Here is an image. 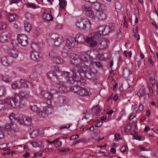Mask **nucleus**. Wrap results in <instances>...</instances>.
I'll use <instances>...</instances> for the list:
<instances>
[{
  "instance_id": "obj_21",
  "label": "nucleus",
  "mask_w": 158,
  "mask_h": 158,
  "mask_svg": "<svg viewBox=\"0 0 158 158\" xmlns=\"http://www.w3.org/2000/svg\"><path fill=\"white\" fill-rule=\"evenodd\" d=\"M94 39L90 38L89 37H87L85 40V42L89 44L90 46L92 48L97 47L98 44L97 42L94 40Z\"/></svg>"
},
{
  "instance_id": "obj_51",
  "label": "nucleus",
  "mask_w": 158,
  "mask_h": 158,
  "mask_svg": "<svg viewBox=\"0 0 158 158\" xmlns=\"http://www.w3.org/2000/svg\"><path fill=\"white\" fill-rule=\"evenodd\" d=\"M6 107L5 106V104L3 102V101L0 103V110H2L4 109H6Z\"/></svg>"
},
{
  "instance_id": "obj_37",
  "label": "nucleus",
  "mask_w": 158,
  "mask_h": 158,
  "mask_svg": "<svg viewBox=\"0 0 158 158\" xmlns=\"http://www.w3.org/2000/svg\"><path fill=\"white\" fill-rule=\"evenodd\" d=\"M108 27H105L104 26H102L98 28V31L99 33H101V35H103V32L105 31V30H108Z\"/></svg>"
},
{
  "instance_id": "obj_36",
  "label": "nucleus",
  "mask_w": 158,
  "mask_h": 158,
  "mask_svg": "<svg viewBox=\"0 0 158 158\" xmlns=\"http://www.w3.org/2000/svg\"><path fill=\"white\" fill-rule=\"evenodd\" d=\"M24 27L25 31L27 32H29L31 30V25L29 23H25Z\"/></svg>"
},
{
  "instance_id": "obj_11",
  "label": "nucleus",
  "mask_w": 158,
  "mask_h": 158,
  "mask_svg": "<svg viewBox=\"0 0 158 158\" xmlns=\"http://www.w3.org/2000/svg\"><path fill=\"white\" fill-rule=\"evenodd\" d=\"M1 61L3 65L7 66L11 65L13 59L10 56H4L1 58Z\"/></svg>"
},
{
  "instance_id": "obj_30",
  "label": "nucleus",
  "mask_w": 158,
  "mask_h": 158,
  "mask_svg": "<svg viewBox=\"0 0 158 158\" xmlns=\"http://www.w3.org/2000/svg\"><path fill=\"white\" fill-rule=\"evenodd\" d=\"M75 41L77 43L82 42L84 40L83 36L80 34H77L76 35L75 39Z\"/></svg>"
},
{
  "instance_id": "obj_6",
  "label": "nucleus",
  "mask_w": 158,
  "mask_h": 158,
  "mask_svg": "<svg viewBox=\"0 0 158 158\" xmlns=\"http://www.w3.org/2000/svg\"><path fill=\"white\" fill-rule=\"evenodd\" d=\"M71 90L78 95L81 96H85L91 94V93L85 88L79 86L72 87L70 88Z\"/></svg>"
},
{
  "instance_id": "obj_39",
  "label": "nucleus",
  "mask_w": 158,
  "mask_h": 158,
  "mask_svg": "<svg viewBox=\"0 0 158 158\" xmlns=\"http://www.w3.org/2000/svg\"><path fill=\"white\" fill-rule=\"evenodd\" d=\"M30 135L32 139H35L38 135V132L37 131H34L30 134Z\"/></svg>"
},
{
  "instance_id": "obj_44",
  "label": "nucleus",
  "mask_w": 158,
  "mask_h": 158,
  "mask_svg": "<svg viewBox=\"0 0 158 158\" xmlns=\"http://www.w3.org/2000/svg\"><path fill=\"white\" fill-rule=\"evenodd\" d=\"M26 17L28 19L33 20L34 19L35 16L31 13H27L26 15Z\"/></svg>"
},
{
  "instance_id": "obj_24",
  "label": "nucleus",
  "mask_w": 158,
  "mask_h": 158,
  "mask_svg": "<svg viewBox=\"0 0 158 158\" xmlns=\"http://www.w3.org/2000/svg\"><path fill=\"white\" fill-rule=\"evenodd\" d=\"M0 80H2L5 82H10L11 80V77L7 75H2L0 74Z\"/></svg>"
},
{
  "instance_id": "obj_49",
  "label": "nucleus",
  "mask_w": 158,
  "mask_h": 158,
  "mask_svg": "<svg viewBox=\"0 0 158 158\" xmlns=\"http://www.w3.org/2000/svg\"><path fill=\"white\" fill-rule=\"evenodd\" d=\"M124 54L126 57H128L129 58H131L132 55V53L131 52H127V51H125L124 52Z\"/></svg>"
},
{
  "instance_id": "obj_9",
  "label": "nucleus",
  "mask_w": 158,
  "mask_h": 158,
  "mask_svg": "<svg viewBox=\"0 0 158 158\" xmlns=\"http://www.w3.org/2000/svg\"><path fill=\"white\" fill-rule=\"evenodd\" d=\"M82 9L83 12L91 18L94 17V14L92 11L91 7L88 5L86 4L82 6Z\"/></svg>"
},
{
  "instance_id": "obj_54",
  "label": "nucleus",
  "mask_w": 158,
  "mask_h": 158,
  "mask_svg": "<svg viewBox=\"0 0 158 158\" xmlns=\"http://www.w3.org/2000/svg\"><path fill=\"white\" fill-rule=\"evenodd\" d=\"M143 109V106L142 104H140L139 107L137 111L138 113H140Z\"/></svg>"
},
{
  "instance_id": "obj_43",
  "label": "nucleus",
  "mask_w": 158,
  "mask_h": 158,
  "mask_svg": "<svg viewBox=\"0 0 158 158\" xmlns=\"http://www.w3.org/2000/svg\"><path fill=\"white\" fill-rule=\"evenodd\" d=\"M31 47L33 51H35L38 49L39 45L37 43H34L31 44Z\"/></svg>"
},
{
  "instance_id": "obj_34",
  "label": "nucleus",
  "mask_w": 158,
  "mask_h": 158,
  "mask_svg": "<svg viewBox=\"0 0 158 158\" xmlns=\"http://www.w3.org/2000/svg\"><path fill=\"white\" fill-rule=\"evenodd\" d=\"M92 110L93 113L96 115V117L98 116V115L99 114L100 112V109L98 106H96L93 107L92 109Z\"/></svg>"
},
{
  "instance_id": "obj_56",
  "label": "nucleus",
  "mask_w": 158,
  "mask_h": 158,
  "mask_svg": "<svg viewBox=\"0 0 158 158\" xmlns=\"http://www.w3.org/2000/svg\"><path fill=\"white\" fill-rule=\"evenodd\" d=\"M90 116V114L89 113L88 114L84 116L83 118H82V120H83L84 119H85L86 120L88 119Z\"/></svg>"
},
{
  "instance_id": "obj_42",
  "label": "nucleus",
  "mask_w": 158,
  "mask_h": 158,
  "mask_svg": "<svg viewBox=\"0 0 158 158\" xmlns=\"http://www.w3.org/2000/svg\"><path fill=\"white\" fill-rule=\"evenodd\" d=\"M145 91H144L143 88L142 87L140 89L139 91L137 93V94L138 96L140 97H142L145 94Z\"/></svg>"
},
{
  "instance_id": "obj_13",
  "label": "nucleus",
  "mask_w": 158,
  "mask_h": 158,
  "mask_svg": "<svg viewBox=\"0 0 158 158\" xmlns=\"http://www.w3.org/2000/svg\"><path fill=\"white\" fill-rule=\"evenodd\" d=\"M49 58L54 63L60 64H63L65 63V61L60 56H50V54H48Z\"/></svg>"
},
{
  "instance_id": "obj_62",
  "label": "nucleus",
  "mask_w": 158,
  "mask_h": 158,
  "mask_svg": "<svg viewBox=\"0 0 158 158\" xmlns=\"http://www.w3.org/2000/svg\"><path fill=\"white\" fill-rule=\"evenodd\" d=\"M42 155V153L40 152L34 154V156L35 157H40Z\"/></svg>"
},
{
  "instance_id": "obj_32",
  "label": "nucleus",
  "mask_w": 158,
  "mask_h": 158,
  "mask_svg": "<svg viewBox=\"0 0 158 158\" xmlns=\"http://www.w3.org/2000/svg\"><path fill=\"white\" fill-rule=\"evenodd\" d=\"M44 19L47 21H51L53 19V17L49 14L44 13L43 15Z\"/></svg>"
},
{
  "instance_id": "obj_4",
  "label": "nucleus",
  "mask_w": 158,
  "mask_h": 158,
  "mask_svg": "<svg viewBox=\"0 0 158 158\" xmlns=\"http://www.w3.org/2000/svg\"><path fill=\"white\" fill-rule=\"evenodd\" d=\"M62 41H64L63 40L62 37L55 34L50 35L48 40V43L55 46H58Z\"/></svg>"
},
{
  "instance_id": "obj_12",
  "label": "nucleus",
  "mask_w": 158,
  "mask_h": 158,
  "mask_svg": "<svg viewBox=\"0 0 158 158\" xmlns=\"http://www.w3.org/2000/svg\"><path fill=\"white\" fill-rule=\"evenodd\" d=\"M7 53L13 59L17 58L19 54L18 51L15 48H13L8 49Z\"/></svg>"
},
{
  "instance_id": "obj_33",
  "label": "nucleus",
  "mask_w": 158,
  "mask_h": 158,
  "mask_svg": "<svg viewBox=\"0 0 158 158\" xmlns=\"http://www.w3.org/2000/svg\"><path fill=\"white\" fill-rule=\"evenodd\" d=\"M72 44L70 42L69 40L66 41V46L64 47V48L66 50H68V51L70 50L72 48L71 45Z\"/></svg>"
},
{
  "instance_id": "obj_18",
  "label": "nucleus",
  "mask_w": 158,
  "mask_h": 158,
  "mask_svg": "<svg viewBox=\"0 0 158 158\" xmlns=\"http://www.w3.org/2000/svg\"><path fill=\"white\" fill-rule=\"evenodd\" d=\"M56 84L59 86V89L60 91L63 92H67L68 90V88L64 85V83L63 82L58 81Z\"/></svg>"
},
{
  "instance_id": "obj_28",
  "label": "nucleus",
  "mask_w": 158,
  "mask_h": 158,
  "mask_svg": "<svg viewBox=\"0 0 158 158\" xmlns=\"http://www.w3.org/2000/svg\"><path fill=\"white\" fill-rule=\"evenodd\" d=\"M93 7L95 10L97 11H100L102 10V5L99 3H95L94 4Z\"/></svg>"
},
{
  "instance_id": "obj_23",
  "label": "nucleus",
  "mask_w": 158,
  "mask_h": 158,
  "mask_svg": "<svg viewBox=\"0 0 158 158\" xmlns=\"http://www.w3.org/2000/svg\"><path fill=\"white\" fill-rule=\"evenodd\" d=\"M21 87V79L19 81L14 82L11 85V88L13 89H20Z\"/></svg>"
},
{
  "instance_id": "obj_48",
  "label": "nucleus",
  "mask_w": 158,
  "mask_h": 158,
  "mask_svg": "<svg viewBox=\"0 0 158 158\" xmlns=\"http://www.w3.org/2000/svg\"><path fill=\"white\" fill-rule=\"evenodd\" d=\"M128 148L126 146H123L120 148V151L122 152H124L128 151Z\"/></svg>"
},
{
  "instance_id": "obj_46",
  "label": "nucleus",
  "mask_w": 158,
  "mask_h": 158,
  "mask_svg": "<svg viewBox=\"0 0 158 158\" xmlns=\"http://www.w3.org/2000/svg\"><path fill=\"white\" fill-rule=\"evenodd\" d=\"M7 27V24L2 22L0 23V30L6 29Z\"/></svg>"
},
{
  "instance_id": "obj_16",
  "label": "nucleus",
  "mask_w": 158,
  "mask_h": 158,
  "mask_svg": "<svg viewBox=\"0 0 158 158\" xmlns=\"http://www.w3.org/2000/svg\"><path fill=\"white\" fill-rule=\"evenodd\" d=\"M65 102V98L64 97L59 96L57 98L55 102V104L57 106H61Z\"/></svg>"
},
{
  "instance_id": "obj_20",
  "label": "nucleus",
  "mask_w": 158,
  "mask_h": 158,
  "mask_svg": "<svg viewBox=\"0 0 158 158\" xmlns=\"http://www.w3.org/2000/svg\"><path fill=\"white\" fill-rule=\"evenodd\" d=\"M6 18L7 20L10 23L15 21L17 18L16 15L14 13H9L6 15Z\"/></svg>"
},
{
  "instance_id": "obj_53",
  "label": "nucleus",
  "mask_w": 158,
  "mask_h": 158,
  "mask_svg": "<svg viewBox=\"0 0 158 158\" xmlns=\"http://www.w3.org/2000/svg\"><path fill=\"white\" fill-rule=\"evenodd\" d=\"M150 82L151 84L152 85V86H153L155 85V80L154 77L152 76L150 78Z\"/></svg>"
},
{
  "instance_id": "obj_26",
  "label": "nucleus",
  "mask_w": 158,
  "mask_h": 158,
  "mask_svg": "<svg viewBox=\"0 0 158 158\" xmlns=\"http://www.w3.org/2000/svg\"><path fill=\"white\" fill-rule=\"evenodd\" d=\"M40 94L42 95L43 97L46 99H51L52 97V95L46 91H43L41 92Z\"/></svg>"
},
{
  "instance_id": "obj_1",
  "label": "nucleus",
  "mask_w": 158,
  "mask_h": 158,
  "mask_svg": "<svg viewBox=\"0 0 158 158\" xmlns=\"http://www.w3.org/2000/svg\"><path fill=\"white\" fill-rule=\"evenodd\" d=\"M69 57V63L71 64H77L78 68H79L78 71L80 74L88 79H91L94 73L91 67L85 64L89 63L98 68L102 67L100 62L92 60V57L87 53L82 52L79 56L73 53H71Z\"/></svg>"
},
{
  "instance_id": "obj_57",
  "label": "nucleus",
  "mask_w": 158,
  "mask_h": 158,
  "mask_svg": "<svg viewBox=\"0 0 158 158\" xmlns=\"http://www.w3.org/2000/svg\"><path fill=\"white\" fill-rule=\"evenodd\" d=\"M52 69L55 73H57L59 71V68L57 66H53L52 68Z\"/></svg>"
},
{
  "instance_id": "obj_31",
  "label": "nucleus",
  "mask_w": 158,
  "mask_h": 158,
  "mask_svg": "<svg viewBox=\"0 0 158 158\" xmlns=\"http://www.w3.org/2000/svg\"><path fill=\"white\" fill-rule=\"evenodd\" d=\"M59 5L60 8L62 9H64L67 5V1L65 0H59Z\"/></svg>"
},
{
  "instance_id": "obj_3",
  "label": "nucleus",
  "mask_w": 158,
  "mask_h": 158,
  "mask_svg": "<svg viewBox=\"0 0 158 158\" xmlns=\"http://www.w3.org/2000/svg\"><path fill=\"white\" fill-rule=\"evenodd\" d=\"M14 101L15 105L17 107L21 108L24 105L23 99H28L30 97L29 92L27 90L20 91L19 94L15 95Z\"/></svg>"
},
{
  "instance_id": "obj_15",
  "label": "nucleus",
  "mask_w": 158,
  "mask_h": 158,
  "mask_svg": "<svg viewBox=\"0 0 158 158\" xmlns=\"http://www.w3.org/2000/svg\"><path fill=\"white\" fill-rule=\"evenodd\" d=\"M10 35L7 32H3L0 35V42L2 43L7 42L10 39Z\"/></svg>"
},
{
  "instance_id": "obj_55",
  "label": "nucleus",
  "mask_w": 158,
  "mask_h": 158,
  "mask_svg": "<svg viewBox=\"0 0 158 158\" xmlns=\"http://www.w3.org/2000/svg\"><path fill=\"white\" fill-rule=\"evenodd\" d=\"M53 74L52 72H49L47 73V76L48 77L51 79L53 77Z\"/></svg>"
},
{
  "instance_id": "obj_10",
  "label": "nucleus",
  "mask_w": 158,
  "mask_h": 158,
  "mask_svg": "<svg viewBox=\"0 0 158 158\" xmlns=\"http://www.w3.org/2000/svg\"><path fill=\"white\" fill-rule=\"evenodd\" d=\"M52 112V109L49 106H45L43 108L42 111H38L39 116L42 117H44L47 116L48 114L51 113Z\"/></svg>"
},
{
  "instance_id": "obj_19",
  "label": "nucleus",
  "mask_w": 158,
  "mask_h": 158,
  "mask_svg": "<svg viewBox=\"0 0 158 158\" xmlns=\"http://www.w3.org/2000/svg\"><path fill=\"white\" fill-rule=\"evenodd\" d=\"M31 59L33 61H37L40 57L39 52L35 51H32L30 54Z\"/></svg>"
},
{
  "instance_id": "obj_50",
  "label": "nucleus",
  "mask_w": 158,
  "mask_h": 158,
  "mask_svg": "<svg viewBox=\"0 0 158 158\" xmlns=\"http://www.w3.org/2000/svg\"><path fill=\"white\" fill-rule=\"evenodd\" d=\"M31 110H33L34 111H37V114L38 115H39V114L38 113V111H40L39 110H38V108L37 107L35 106V105H33L32 106H31Z\"/></svg>"
},
{
  "instance_id": "obj_27",
  "label": "nucleus",
  "mask_w": 158,
  "mask_h": 158,
  "mask_svg": "<svg viewBox=\"0 0 158 158\" xmlns=\"http://www.w3.org/2000/svg\"><path fill=\"white\" fill-rule=\"evenodd\" d=\"M90 38L92 39L95 40L99 38L101 36V33H99L98 31H95L91 33Z\"/></svg>"
},
{
  "instance_id": "obj_29",
  "label": "nucleus",
  "mask_w": 158,
  "mask_h": 158,
  "mask_svg": "<svg viewBox=\"0 0 158 158\" xmlns=\"http://www.w3.org/2000/svg\"><path fill=\"white\" fill-rule=\"evenodd\" d=\"M43 141H38V142H33L31 143V145L34 147H44V146L43 145Z\"/></svg>"
},
{
  "instance_id": "obj_38",
  "label": "nucleus",
  "mask_w": 158,
  "mask_h": 158,
  "mask_svg": "<svg viewBox=\"0 0 158 158\" xmlns=\"http://www.w3.org/2000/svg\"><path fill=\"white\" fill-rule=\"evenodd\" d=\"M6 92V88L3 86H0V97L4 95Z\"/></svg>"
},
{
  "instance_id": "obj_17",
  "label": "nucleus",
  "mask_w": 158,
  "mask_h": 158,
  "mask_svg": "<svg viewBox=\"0 0 158 158\" xmlns=\"http://www.w3.org/2000/svg\"><path fill=\"white\" fill-rule=\"evenodd\" d=\"M19 122L20 124L29 126L31 123V119L30 117H24L23 119H20Z\"/></svg>"
},
{
  "instance_id": "obj_7",
  "label": "nucleus",
  "mask_w": 158,
  "mask_h": 158,
  "mask_svg": "<svg viewBox=\"0 0 158 158\" xmlns=\"http://www.w3.org/2000/svg\"><path fill=\"white\" fill-rule=\"evenodd\" d=\"M27 36L25 35L19 34L17 35V40L18 43L23 46H26L28 43Z\"/></svg>"
},
{
  "instance_id": "obj_47",
  "label": "nucleus",
  "mask_w": 158,
  "mask_h": 158,
  "mask_svg": "<svg viewBox=\"0 0 158 158\" xmlns=\"http://www.w3.org/2000/svg\"><path fill=\"white\" fill-rule=\"evenodd\" d=\"M94 126L95 127H100L102 124V122L97 120L95 121Z\"/></svg>"
},
{
  "instance_id": "obj_64",
  "label": "nucleus",
  "mask_w": 158,
  "mask_h": 158,
  "mask_svg": "<svg viewBox=\"0 0 158 158\" xmlns=\"http://www.w3.org/2000/svg\"><path fill=\"white\" fill-rule=\"evenodd\" d=\"M138 28V27L137 26H134V27L133 28V31L135 33H137Z\"/></svg>"
},
{
  "instance_id": "obj_8",
  "label": "nucleus",
  "mask_w": 158,
  "mask_h": 158,
  "mask_svg": "<svg viewBox=\"0 0 158 158\" xmlns=\"http://www.w3.org/2000/svg\"><path fill=\"white\" fill-rule=\"evenodd\" d=\"M15 100V96L11 98L8 97L3 100V102L5 104V106L6 108H10L11 107L20 108L21 107H17L15 105L14 102Z\"/></svg>"
},
{
  "instance_id": "obj_63",
  "label": "nucleus",
  "mask_w": 158,
  "mask_h": 158,
  "mask_svg": "<svg viewBox=\"0 0 158 158\" xmlns=\"http://www.w3.org/2000/svg\"><path fill=\"white\" fill-rule=\"evenodd\" d=\"M38 131V135H39L41 136H42L43 135L44 132L42 129L39 130Z\"/></svg>"
},
{
  "instance_id": "obj_5",
  "label": "nucleus",
  "mask_w": 158,
  "mask_h": 158,
  "mask_svg": "<svg viewBox=\"0 0 158 158\" xmlns=\"http://www.w3.org/2000/svg\"><path fill=\"white\" fill-rule=\"evenodd\" d=\"M90 25L89 21L84 18L78 19L76 23V26L77 28L85 30L89 28Z\"/></svg>"
},
{
  "instance_id": "obj_40",
  "label": "nucleus",
  "mask_w": 158,
  "mask_h": 158,
  "mask_svg": "<svg viewBox=\"0 0 158 158\" xmlns=\"http://www.w3.org/2000/svg\"><path fill=\"white\" fill-rule=\"evenodd\" d=\"M9 118L10 120L12 121L17 120V116L13 113H11L9 116Z\"/></svg>"
},
{
  "instance_id": "obj_14",
  "label": "nucleus",
  "mask_w": 158,
  "mask_h": 158,
  "mask_svg": "<svg viewBox=\"0 0 158 158\" xmlns=\"http://www.w3.org/2000/svg\"><path fill=\"white\" fill-rule=\"evenodd\" d=\"M96 16L99 19L103 20L107 18L108 15L106 12L102 10L100 11H97Z\"/></svg>"
},
{
  "instance_id": "obj_58",
  "label": "nucleus",
  "mask_w": 158,
  "mask_h": 158,
  "mask_svg": "<svg viewBox=\"0 0 158 158\" xmlns=\"http://www.w3.org/2000/svg\"><path fill=\"white\" fill-rule=\"evenodd\" d=\"M78 137V135H73L71 136L70 138V140H75L77 139Z\"/></svg>"
},
{
  "instance_id": "obj_60",
  "label": "nucleus",
  "mask_w": 158,
  "mask_h": 158,
  "mask_svg": "<svg viewBox=\"0 0 158 158\" xmlns=\"http://www.w3.org/2000/svg\"><path fill=\"white\" fill-rule=\"evenodd\" d=\"M101 120L102 121L106 122L108 121V119L106 116H102L101 117Z\"/></svg>"
},
{
  "instance_id": "obj_41",
  "label": "nucleus",
  "mask_w": 158,
  "mask_h": 158,
  "mask_svg": "<svg viewBox=\"0 0 158 158\" xmlns=\"http://www.w3.org/2000/svg\"><path fill=\"white\" fill-rule=\"evenodd\" d=\"M8 144L7 143H3L0 145V149H2L4 151L8 150L9 149V147L8 146Z\"/></svg>"
},
{
  "instance_id": "obj_59",
  "label": "nucleus",
  "mask_w": 158,
  "mask_h": 158,
  "mask_svg": "<svg viewBox=\"0 0 158 158\" xmlns=\"http://www.w3.org/2000/svg\"><path fill=\"white\" fill-rule=\"evenodd\" d=\"M151 23L156 30H158V26L155 21L152 22Z\"/></svg>"
},
{
  "instance_id": "obj_25",
  "label": "nucleus",
  "mask_w": 158,
  "mask_h": 158,
  "mask_svg": "<svg viewBox=\"0 0 158 158\" xmlns=\"http://www.w3.org/2000/svg\"><path fill=\"white\" fill-rule=\"evenodd\" d=\"M29 82L26 80L21 79V88L23 89H26L27 90V89L28 87V84Z\"/></svg>"
},
{
  "instance_id": "obj_45",
  "label": "nucleus",
  "mask_w": 158,
  "mask_h": 158,
  "mask_svg": "<svg viewBox=\"0 0 158 158\" xmlns=\"http://www.w3.org/2000/svg\"><path fill=\"white\" fill-rule=\"evenodd\" d=\"M40 34V29L39 28H36L34 31L33 35L35 37H38Z\"/></svg>"
},
{
  "instance_id": "obj_2",
  "label": "nucleus",
  "mask_w": 158,
  "mask_h": 158,
  "mask_svg": "<svg viewBox=\"0 0 158 158\" xmlns=\"http://www.w3.org/2000/svg\"><path fill=\"white\" fill-rule=\"evenodd\" d=\"M76 65L78 73H77L76 72H63V75L65 78L66 81L69 83L73 84L75 81L81 82V81L83 80L81 79V77H85L83 76L79 73L78 70L79 68H78L77 65L76 64H73Z\"/></svg>"
},
{
  "instance_id": "obj_22",
  "label": "nucleus",
  "mask_w": 158,
  "mask_h": 158,
  "mask_svg": "<svg viewBox=\"0 0 158 158\" xmlns=\"http://www.w3.org/2000/svg\"><path fill=\"white\" fill-rule=\"evenodd\" d=\"M99 42L101 49H105L108 47L109 42L107 40L102 39L100 40Z\"/></svg>"
},
{
  "instance_id": "obj_52",
  "label": "nucleus",
  "mask_w": 158,
  "mask_h": 158,
  "mask_svg": "<svg viewBox=\"0 0 158 158\" xmlns=\"http://www.w3.org/2000/svg\"><path fill=\"white\" fill-rule=\"evenodd\" d=\"M28 8H31L33 9H35L36 6L33 3H28L27 5Z\"/></svg>"
},
{
  "instance_id": "obj_61",
  "label": "nucleus",
  "mask_w": 158,
  "mask_h": 158,
  "mask_svg": "<svg viewBox=\"0 0 158 158\" xmlns=\"http://www.w3.org/2000/svg\"><path fill=\"white\" fill-rule=\"evenodd\" d=\"M148 62L150 63V64H151L152 65H154V62L152 60V57L151 56H150L149 58H148Z\"/></svg>"
},
{
  "instance_id": "obj_35",
  "label": "nucleus",
  "mask_w": 158,
  "mask_h": 158,
  "mask_svg": "<svg viewBox=\"0 0 158 158\" xmlns=\"http://www.w3.org/2000/svg\"><path fill=\"white\" fill-rule=\"evenodd\" d=\"M52 143L54 144V146L56 147H60L62 144V142L58 139L55 140L53 141Z\"/></svg>"
}]
</instances>
